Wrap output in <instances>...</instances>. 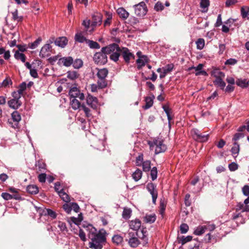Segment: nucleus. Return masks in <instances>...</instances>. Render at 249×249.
Masks as SVG:
<instances>
[{
    "label": "nucleus",
    "mask_w": 249,
    "mask_h": 249,
    "mask_svg": "<svg viewBox=\"0 0 249 249\" xmlns=\"http://www.w3.org/2000/svg\"><path fill=\"white\" fill-rule=\"evenodd\" d=\"M157 169L156 167H153L150 172V176L152 180H155L157 178Z\"/></svg>",
    "instance_id": "nucleus-54"
},
{
    "label": "nucleus",
    "mask_w": 249,
    "mask_h": 249,
    "mask_svg": "<svg viewBox=\"0 0 249 249\" xmlns=\"http://www.w3.org/2000/svg\"><path fill=\"white\" fill-rule=\"evenodd\" d=\"M101 52L96 53L93 56L94 62L99 65H104L107 62V53L102 49Z\"/></svg>",
    "instance_id": "nucleus-3"
},
{
    "label": "nucleus",
    "mask_w": 249,
    "mask_h": 249,
    "mask_svg": "<svg viewBox=\"0 0 249 249\" xmlns=\"http://www.w3.org/2000/svg\"><path fill=\"white\" fill-rule=\"evenodd\" d=\"M128 234L130 237L128 240L129 245L132 248L137 247L140 244L139 240L136 237H132L131 235V233L130 232Z\"/></svg>",
    "instance_id": "nucleus-20"
},
{
    "label": "nucleus",
    "mask_w": 249,
    "mask_h": 249,
    "mask_svg": "<svg viewBox=\"0 0 249 249\" xmlns=\"http://www.w3.org/2000/svg\"><path fill=\"white\" fill-rule=\"evenodd\" d=\"M73 63V58L71 56L63 57V65L70 67Z\"/></svg>",
    "instance_id": "nucleus-39"
},
{
    "label": "nucleus",
    "mask_w": 249,
    "mask_h": 249,
    "mask_svg": "<svg viewBox=\"0 0 249 249\" xmlns=\"http://www.w3.org/2000/svg\"><path fill=\"white\" fill-rule=\"evenodd\" d=\"M142 176V172L141 170L138 169H137L132 174L133 178L135 181L139 180Z\"/></svg>",
    "instance_id": "nucleus-40"
},
{
    "label": "nucleus",
    "mask_w": 249,
    "mask_h": 249,
    "mask_svg": "<svg viewBox=\"0 0 249 249\" xmlns=\"http://www.w3.org/2000/svg\"><path fill=\"white\" fill-rule=\"evenodd\" d=\"M54 189L57 192L60 198L62 199V188L61 186L60 182L57 181L55 183Z\"/></svg>",
    "instance_id": "nucleus-31"
},
{
    "label": "nucleus",
    "mask_w": 249,
    "mask_h": 249,
    "mask_svg": "<svg viewBox=\"0 0 249 249\" xmlns=\"http://www.w3.org/2000/svg\"><path fill=\"white\" fill-rule=\"evenodd\" d=\"M87 103L91 107L96 109L98 106V101L96 97L89 95L87 97Z\"/></svg>",
    "instance_id": "nucleus-11"
},
{
    "label": "nucleus",
    "mask_w": 249,
    "mask_h": 249,
    "mask_svg": "<svg viewBox=\"0 0 249 249\" xmlns=\"http://www.w3.org/2000/svg\"><path fill=\"white\" fill-rule=\"evenodd\" d=\"M174 68V65L172 64H168L165 67L162 68V70L164 71L167 73L171 71Z\"/></svg>",
    "instance_id": "nucleus-59"
},
{
    "label": "nucleus",
    "mask_w": 249,
    "mask_h": 249,
    "mask_svg": "<svg viewBox=\"0 0 249 249\" xmlns=\"http://www.w3.org/2000/svg\"><path fill=\"white\" fill-rule=\"evenodd\" d=\"M240 150L239 144L237 142H233V146L231 149L232 155L236 157L237 156Z\"/></svg>",
    "instance_id": "nucleus-28"
},
{
    "label": "nucleus",
    "mask_w": 249,
    "mask_h": 249,
    "mask_svg": "<svg viewBox=\"0 0 249 249\" xmlns=\"http://www.w3.org/2000/svg\"><path fill=\"white\" fill-rule=\"evenodd\" d=\"M88 229L89 230L88 236L91 240L89 243V248L93 249H102L103 244L106 241L105 236L101 233H97L96 229L92 225H89Z\"/></svg>",
    "instance_id": "nucleus-1"
},
{
    "label": "nucleus",
    "mask_w": 249,
    "mask_h": 249,
    "mask_svg": "<svg viewBox=\"0 0 249 249\" xmlns=\"http://www.w3.org/2000/svg\"><path fill=\"white\" fill-rule=\"evenodd\" d=\"M198 181L199 178L198 177H195L191 181V184L194 187V188L192 189V190L194 193H196L200 192L202 188V186L200 184H198L197 185H196Z\"/></svg>",
    "instance_id": "nucleus-13"
},
{
    "label": "nucleus",
    "mask_w": 249,
    "mask_h": 249,
    "mask_svg": "<svg viewBox=\"0 0 249 249\" xmlns=\"http://www.w3.org/2000/svg\"><path fill=\"white\" fill-rule=\"evenodd\" d=\"M143 171L145 172L149 171L151 168V161L147 160L142 162V164Z\"/></svg>",
    "instance_id": "nucleus-42"
},
{
    "label": "nucleus",
    "mask_w": 249,
    "mask_h": 249,
    "mask_svg": "<svg viewBox=\"0 0 249 249\" xmlns=\"http://www.w3.org/2000/svg\"><path fill=\"white\" fill-rule=\"evenodd\" d=\"M143 155L140 154L137 158L136 160V164L137 166H140L142 165L143 161Z\"/></svg>",
    "instance_id": "nucleus-56"
},
{
    "label": "nucleus",
    "mask_w": 249,
    "mask_h": 249,
    "mask_svg": "<svg viewBox=\"0 0 249 249\" xmlns=\"http://www.w3.org/2000/svg\"><path fill=\"white\" fill-rule=\"evenodd\" d=\"M51 46L49 44H45L41 48L39 53V56L41 58H45L50 55Z\"/></svg>",
    "instance_id": "nucleus-9"
},
{
    "label": "nucleus",
    "mask_w": 249,
    "mask_h": 249,
    "mask_svg": "<svg viewBox=\"0 0 249 249\" xmlns=\"http://www.w3.org/2000/svg\"><path fill=\"white\" fill-rule=\"evenodd\" d=\"M2 83L4 88L9 87V86H11L13 84V82L9 76L6 77Z\"/></svg>",
    "instance_id": "nucleus-48"
},
{
    "label": "nucleus",
    "mask_w": 249,
    "mask_h": 249,
    "mask_svg": "<svg viewBox=\"0 0 249 249\" xmlns=\"http://www.w3.org/2000/svg\"><path fill=\"white\" fill-rule=\"evenodd\" d=\"M57 227L59 228V230H55L54 234L56 236L57 241L59 242V241H61L62 239V235L61 234L62 232V223L59 221Z\"/></svg>",
    "instance_id": "nucleus-18"
},
{
    "label": "nucleus",
    "mask_w": 249,
    "mask_h": 249,
    "mask_svg": "<svg viewBox=\"0 0 249 249\" xmlns=\"http://www.w3.org/2000/svg\"><path fill=\"white\" fill-rule=\"evenodd\" d=\"M209 135L207 134H200V135L196 139V141L200 142H205L207 141Z\"/></svg>",
    "instance_id": "nucleus-53"
},
{
    "label": "nucleus",
    "mask_w": 249,
    "mask_h": 249,
    "mask_svg": "<svg viewBox=\"0 0 249 249\" xmlns=\"http://www.w3.org/2000/svg\"><path fill=\"white\" fill-rule=\"evenodd\" d=\"M203 67V65L202 64H198L196 67H192L190 68V70L194 69L196 71L195 73L196 76L199 75H206L207 74L206 71L202 70Z\"/></svg>",
    "instance_id": "nucleus-15"
},
{
    "label": "nucleus",
    "mask_w": 249,
    "mask_h": 249,
    "mask_svg": "<svg viewBox=\"0 0 249 249\" xmlns=\"http://www.w3.org/2000/svg\"><path fill=\"white\" fill-rule=\"evenodd\" d=\"M87 43L88 44L90 48L92 49H99L100 48V45L99 44L93 41L92 40H86Z\"/></svg>",
    "instance_id": "nucleus-46"
},
{
    "label": "nucleus",
    "mask_w": 249,
    "mask_h": 249,
    "mask_svg": "<svg viewBox=\"0 0 249 249\" xmlns=\"http://www.w3.org/2000/svg\"><path fill=\"white\" fill-rule=\"evenodd\" d=\"M12 18L14 20L18 22H21L23 20V16H18V11L16 9L14 12H12Z\"/></svg>",
    "instance_id": "nucleus-37"
},
{
    "label": "nucleus",
    "mask_w": 249,
    "mask_h": 249,
    "mask_svg": "<svg viewBox=\"0 0 249 249\" xmlns=\"http://www.w3.org/2000/svg\"><path fill=\"white\" fill-rule=\"evenodd\" d=\"M133 7L135 14L138 17H143L147 13V7L145 3L143 1L134 5Z\"/></svg>",
    "instance_id": "nucleus-4"
},
{
    "label": "nucleus",
    "mask_w": 249,
    "mask_h": 249,
    "mask_svg": "<svg viewBox=\"0 0 249 249\" xmlns=\"http://www.w3.org/2000/svg\"><path fill=\"white\" fill-rule=\"evenodd\" d=\"M75 40L76 41L79 42H84L86 40L85 37H84L81 34H76L75 35Z\"/></svg>",
    "instance_id": "nucleus-62"
},
{
    "label": "nucleus",
    "mask_w": 249,
    "mask_h": 249,
    "mask_svg": "<svg viewBox=\"0 0 249 249\" xmlns=\"http://www.w3.org/2000/svg\"><path fill=\"white\" fill-rule=\"evenodd\" d=\"M237 62V60L234 58H230L226 60L225 64L226 65H234Z\"/></svg>",
    "instance_id": "nucleus-63"
},
{
    "label": "nucleus",
    "mask_w": 249,
    "mask_h": 249,
    "mask_svg": "<svg viewBox=\"0 0 249 249\" xmlns=\"http://www.w3.org/2000/svg\"><path fill=\"white\" fill-rule=\"evenodd\" d=\"M72 67L76 69L81 68L83 65V62L81 59L77 58L75 60H73Z\"/></svg>",
    "instance_id": "nucleus-32"
},
{
    "label": "nucleus",
    "mask_w": 249,
    "mask_h": 249,
    "mask_svg": "<svg viewBox=\"0 0 249 249\" xmlns=\"http://www.w3.org/2000/svg\"><path fill=\"white\" fill-rule=\"evenodd\" d=\"M102 14L99 13H95L92 15V21L91 24V30H93L94 27L101 25L102 22Z\"/></svg>",
    "instance_id": "nucleus-7"
},
{
    "label": "nucleus",
    "mask_w": 249,
    "mask_h": 249,
    "mask_svg": "<svg viewBox=\"0 0 249 249\" xmlns=\"http://www.w3.org/2000/svg\"><path fill=\"white\" fill-rule=\"evenodd\" d=\"M223 77H220L217 79H215L214 81H213V83L215 85L220 87L221 89H224L226 86L225 82L222 80Z\"/></svg>",
    "instance_id": "nucleus-30"
},
{
    "label": "nucleus",
    "mask_w": 249,
    "mask_h": 249,
    "mask_svg": "<svg viewBox=\"0 0 249 249\" xmlns=\"http://www.w3.org/2000/svg\"><path fill=\"white\" fill-rule=\"evenodd\" d=\"M98 87L101 88H104L107 86V82L105 80V79H99L97 81Z\"/></svg>",
    "instance_id": "nucleus-58"
},
{
    "label": "nucleus",
    "mask_w": 249,
    "mask_h": 249,
    "mask_svg": "<svg viewBox=\"0 0 249 249\" xmlns=\"http://www.w3.org/2000/svg\"><path fill=\"white\" fill-rule=\"evenodd\" d=\"M69 94L71 99L78 98L81 100H83L85 99L83 93L81 92L79 89L76 87L71 88L70 89Z\"/></svg>",
    "instance_id": "nucleus-6"
},
{
    "label": "nucleus",
    "mask_w": 249,
    "mask_h": 249,
    "mask_svg": "<svg viewBox=\"0 0 249 249\" xmlns=\"http://www.w3.org/2000/svg\"><path fill=\"white\" fill-rule=\"evenodd\" d=\"M102 50L105 51L107 54H110V58L115 62L118 60L122 52V49L119 47L118 45L115 43H113L106 47H103Z\"/></svg>",
    "instance_id": "nucleus-2"
},
{
    "label": "nucleus",
    "mask_w": 249,
    "mask_h": 249,
    "mask_svg": "<svg viewBox=\"0 0 249 249\" xmlns=\"http://www.w3.org/2000/svg\"><path fill=\"white\" fill-rule=\"evenodd\" d=\"M129 226L133 231H138L141 226V221L138 219L132 220L129 222Z\"/></svg>",
    "instance_id": "nucleus-12"
},
{
    "label": "nucleus",
    "mask_w": 249,
    "mask_h": 249,
    "mask_svg": "<svg viewBox=\"0 0 249 249\" xmlns=\"http://www.w3.org/2000/svg\"><path fill=\"white\" fill-rule=\"evenodd\" d=\"M192 239V236L189 235L187 236H182L180 238V243L182 245H184L185 243L191 241Z\"/></svg>",
    "instance_id": "nucleus-52"
},
{
    "label": "nucleus",
    "mask_w": 249,
    "mask_h": 249,
    "mask_svg": "<svg viewBox=\"0 0 249 249\" xmlns=\"http://www.w3.org/2000/svg\"><path fill=\"white\" fill-rule=\"evenodd\" d=\"M11 117L13 120V121L15 122H16L15 126H12V127L16 128L18 126L19 122L21 120V116L20 113L18 111H14L12 114H11Z\"/></svg>",
    "instance_id": "nucleus-17"
},
{
    "label": "nucleus",
    "mask_w": 249,
    "mask_h": 249,
    "mask_svg": "<svg viewBox=\"0 0 249 249\" xmlns=\"http://www.w3.org/2000/svg\"><path fill=\"white\" fill-rule=\"evenodd\" d=\"M188 230L189 227L186 224L183 223L180 226V232L182 234L186 233L188 231Z\"/></svg>",
    "instance_id": "nucleus-55"
},
{
    "label": "nucleus",
    "mask_w": 249,
    "mask_h": 249,
    "mask_svg": "<svg viewBox=\"0 0 249 249\" xmlns=\"http://www.w3.org/2000/svg\"><path fill=\"white\" fill-rule=\"evenodd\" d=\"M14 57L17 60H20L22 62H25L26 57L23 53H20L18 51H16L14 54Z\"/></svg>",
    "instance_id": "nucleus-27"
},
{
    "label": "nucleus",
    "mask_w": 249,
    "mask_h": 249,
    "mask_svg": "<svg viewBox=\"0 0 249 249\" xmlns=\"http://www.w3.org/2000/svg\"><path fill=\"white\" fill-rule=\"evenodd\" d=\"M108 74L107 69H102L98 70L97 75L99 79H105Z\"/></svg>",
    "instance_id": "nucleus-22"
},
{
    "label": "nucleus",
    "mask_w": 249,
    "mask_h": 249,
    "mask_svg": "<svg viewBox=\"0 0 249 249\" xmlns=\"http://www.w3.org/2000/svg\"><path fill=\"white\" fill-rule=\"evenodd\" d=\"M42 38L38 37L34 42L28 44V47L31 49L36 48L42 41Z\"/></svg>",
    "instance_id": "nucleus-29"
},
{
    "label": "nucleus",
    "mask_w": 249,
    "mask_h": 249,
    "mask_svg": "<svg viewBox=\"0 0 249 249\" xmlns=\"http://www.w3.org/2000/svg\"><path fill=\"white\" fill-rule=\"evenodd\" d=\"M35 208L36 210V211L39 213V215L40 216H44L45 213L46 211V208L45 207H38V206H35Z\"/></svg>",
    "instance_id": "nucleus-51"
},
{
    "label": "nucleus",
    "mask_w": 249,
    "mask_h": 249,
    "mask_svg": "<svg viewBox=\"0 0 249 249\" xmlns=\"http://www.w3.org/2000/svg\"><path fill=\"white\" fill-rule=\"evenodd\" d=\"M132 211L129 208H124L122 216L124 219H129L131 215Z\"/></svg>",
    "instance_id": "nucleus-41"
},
{
    "label": "nucleus",
    "mask_w": 249,
    "mask_h": 249,
    "mask_svg": "<svg viewBox=\"0 0 249 249\" xmlns=\"http://www.w3.org/2000/svg\"><path fill=\"white\" fill-rule=\"evenodd\" d=\"M121 54L126 63H129L131 59H134V55L126 48L122 49Z\"/></svg>",
    "instance_id": "nucleus-8"
},
{
    "label": "nucleus",
    "mask_w": 249,
    "mask_h": 249,
    "mask_svg": "<svg viewBox=\"0 0 249 249\" xmlns=\"http://www.w3.org/2000/svg\"><path fill=\"white\" fill-rule=\"evenodd\" d=\"M63 210H64L66 213H69L72 210L71 207V203L68 202L63 204Z\"/></svg>",
    "instance_id": "nucleus-57"
},
{
    "label": "nucleus",
    "mask_w": 249,
    "mask_h": 249,
    "mask_svg": "<svg viewBox=\"0 0 249 249\" xmlns=\"http://www.w3.org/2000/svg\"><path fill=\"white\" fill-rule=\"evenodd\" d=\"M155 146V154H158L164 152L166 149V146L163 144L162 141L160 140H155L153 143L150 145V147Z\"/></svg>",
    "instance_id": "nucleus-5"
},
{
    "label": "nucleus",
    "mask_w": 249,
    "mask_h": 249,
    "mask_svg": "<svg viewBox=\"0 0 249 249\" xmlns=\"http://www.w3.org/2000/svg\"><path fill=\"white\" fill-rule=\"evenodd\" d=\"M26 191L31 195H36L38 192V187L36 185H29L26 187Z\"/></svg>",
    "instance_id": "nucleus-19"
},
{
    "label": "nucleus",
    "mask_w": 249,
    "mask_h": 249,
    "mask_svg": "<svg viewBox=\"0 0 249 249\" xmlns=\"http://www.w3.org/2000/svg\"><path fill=\"white\" fill-rule=\"evenodd\" d=\"M71 107L74 110H76L79 108L80 107H81L80 103L79 101L76 99V98L71 99Z\"/></svg>",
    "instance_id": "nucleus-34"
},
{
    "label": "nucleus",
    "mask_w": 249,
    "mask_h": 249,
    "mask_svg": "<svg viewBox=\"0 0 249 249\" xmlns=\"http://www.w3.org/2000/svg\"><path fill=\"white\" fill-rule=\"evenodd\" d=\"M142 239L143 240L145 244H147L148 242V238L147 237V231L146 229H142Z\"/></svg>",
    "instance_id": "nucleus-60"
},
{
    "label": "nucleus",
    "mask_w": 249,
    "mask_h": 249,
    "mask_svg": "<svg viewBox=\"0 0 249 249\" xmlns=\"http://www.w3.org/2000/svg\"><path fill=\"white\" fill-rule=\"evenodd\" d=\"M36 166H38L40 171H42L46 169V163L42 160H38L37 163L36 164Z\"/></svg>",
    "instance_id": "nucleus-49"
},
{
    "label": "nucleus",
    "mask_w": 249,
    "mask_h": 249,
    "mask_svg": "<svg viewBox=\"0 0 249 249\" xmlns=\"http://www.w3.org/2000/svg\"><path fill=\"white\" fill-rule=\"evenodd\" d=\"M148 59L146 56L143 55L142 57H140L137 61L136 62L138 64V68L140 69L142 67L144 66L145 64L147 62Z\"/></svg>",
    "instance_id": "nucleus-21"
},
{
    "label": "nucleus",
    "mask_w": 249,
    "mask_h": 249,
    "mask_svg": "<svg viewBox=\"0 0 249 249\" xmlns=\"http://www.w3.org/2000/svg\"><path fill=\"white\" fill-rule=\"evenodd\" d=\"M1 196L5 200H8L12 199V195L6 192L2 193Z\"/></svg>",
    "instance_id": "nucleus-64"
},
{
    "label": "nucleus",
    "mask_w": 249,
    "mask_h": 249,
    "mask_svg": "<svg viewBox=\"0 0 249 249\" xmlns=\"http://www.w3.org/2000/svg\"><path fill=\"white\" fill-rule=\"evenodd\" d=\"M117 13L119 16L120 18L124 20L127 19L129 15V13L123 7L119 8L117 10Z\"/></svg>",
    "instance_id": "nucleus-16"
},
{
    "label": "nucleus",
    "mask_w": 249,
    "mask_h": 249,
    "mask_svg": "<svg viewBox=\"0 0 249 249\" xmlns=\"http://www.w3.org/2000/svg\"><path fill=\"white\" fill-rule=\"evenodd\" d=\"M106 16H107V19L104 21V26H107L110 24L111 19L112 18V14L110 12H106Z\"/></svg>",
    "instance_id": "nucleus-44"
},
{
    "label": "nucleus",
    "mask_w": 249,
    "mask_h": 249,
    "mask_svg": "<svg viewBox=\"0 0 249 249\" xmlns=\"http://www.w3.org/2000/svg\"><path fill=\"white\" fill-rule=\"evenodd\" d=\"M44 216H49L50 217L53 219L56 218L57 213L54 211L52 209L46 208Z\"/></svg>",
    "instance_id": "nucleus-25"
},
{
    "label": "nucleus",
    "mask_w": 249,
    "mask_h": 249,
    "mask_svg": "<svg viewBox=\"0 0 249 249\" xmlns=\"http://www.w3.org/2000/svg\"><path fill=\"white\" fill-rule=\"evenodd\" d=\"M196 44L197 49L200 50H202L204 48L205 45L204 39L203 38L198 39L196 41Z\"/></svg>",
    "instance_id": "nucleus-47"
},
{
    "label": "nucleus",
    "mask_w": 249,
    "mask_h": 249,
    "mask_svg": "<svg viewBox=\"0 0 249 249\" xmlns=\"http://www.w3.org/2000/svg\"><path fill=\"white\" fill-rule=\"evenodd\" d=\"M112 242L117 245H120L123 241V237L120 235H114L112 238Z\"/></svg>",
    "instance_id": "nucleus-38"
},
{
    "label": "nucleus",
    "mask_w": 249,
    "mask_h": 249,
    "mask_svg": "<svg viewBox=\"0 0 249 249\" xmlns=\"http://www.w3.org/2000/svg\"><path fill=\"white\" fill-rule=\"evenodd\" d=\"M209 5V0H201L200 6L202 9V11L204 13L207 12Z\"/></svg>",
    "instance_id": "nucleus-24"
},
{
    "label": "nucleus",
    "mask_w": 249,
    "mask_h": 249,
    "mask_svg": "<svg viewBox=\"0 0 249 249\" xmlns=\"http://www.w3.org/2000/svg\"><path fill=\"white\" fill-rule=\"evenodd\" d=\"M145 105L143 107L144 109H147L151 107L153 104V101L152 97H146L145 99Z\"/></svg>",
    "instance_id": "nucleus-35"
},
{
    "label": "nucleus",
    "mask_w": 249,
    "mask_h": 249,
    "mask_svg": "<svg viewBox=\"0 0 249 249\" xmlns=\"http://www.w3.org/2000/svg\"><path fill=\"white\" fill-rule=\"evenodd\" d=\"M212 75L215 77V79L225 77V74L218 69H214L212 71Z\"/></svg>",
    "instance_id": "nucleus-33"
},
{
    "label": "nucleus",
    "mask_w": 249,
    "mask_h": 249,
    "mask_svg": "<svg viewBox=\"0 0 249 249\" xmlns=\"http://www.w3.org/2000/svg\"><path fill=\"white\" fill-rule=\"evenodd\" d=\"M236 84L239 87L242 88H246L248 86V83L247 82L245 79H238L236 81Z\"/></svg>",
    "instance_id": "nucleus-45"
},
{
    "label": "nucleus",
    "mask_w": 249,
    "mask_h": 249,
    "mask_svg": "<svg viewBox=\"0 0 249 249\" xmlns=\"http://www.w3.org/2000/svg\"><path fill=\"white\" fill-rule=\"evenodd\" d=\"M7 104L9 107L17 109L21 106L22 102L20 100L12 99L8 101Z\"/></svg>",
    "instance_id": "nucleus-14"
},
{
    "label": "nucleus",
    "mask_w": 249,
    "mask_h": 249,
    "mask_svg": "<svg viewBox=\"0 0 249 249\" xmlns=\"http://www.w3.org/2000/svg\"><path fill=\"white\" fill-rule=\"evenodd\" d=\"M79 76L77 72L74 71H69L67 72V77L71 80H74Z\"/></svg>",
    "instance_id": "nucleus-23"
},
{
    "label": "nucleus",
    "mask_w": 249,
    "mask_h": 249,
    "mask_svg": "<svg viewBox=\"0 0 249 249\" xmlns=\"http://www.w3.org/2000/svg\"><path fill=\"white\" fill-rule=\"evenodd\" d=\"M206 231L204 226H199L194 231V234L196 235H200L204 233Z\"/></svg>",
    "instance_id": "nucleus-43"
},
{
    "label": "nucleus",
    "mask_w": 249,
    "mask_h": 249,
    "mask_svg": "<svg viewBox=\"0 0 249 249\" xmlns=\"http://www.w3.org/2000/svg\"><path fill=\"white\" fill-rule=\"evenodd\" d=\"M155 186L153 183H148L147 185V189L152 196V201L155 203L158 196L157 192L155 189Z\"/></svg>",
    "instance_id": "nucleus-10"
},
{
    "label": "nucleus",
    "mask_w": 249,
    "mask_h": 249,
    "mask_svg": "<svg viewBox=\"0 0 249 249\" xmlns=\"http://www.w3.org/2000/svg\"><path fill=\"white\" fill-rule=\"evenodd\" d=\"M241 14L243 18H247L249 16V7L248 6H243L241 9Z\"/></svg>",
    "instance_id": "nucleus-36"
},
{
    "label": "nucleus",
    "mask_w": 249,
    "mask_h": 249,
    "mask_svg": "<svg viewBox=\"0 0 249 249\" xmlns=\"http://www.w3.org/2000/svg\"><path fill=\"white\" fill-rule=\"evenodd\" d=\"M238 165L235 162H231L229 164V168L231 171H234L238 169Z\"/></svg>",
    "instance_id": "nucleus-61"
},
{
    "label": "nucleus",
    "mask_w": 249,
    "mask_h": 249,
    "mask_svg": "<svg viewBox=\"0 0 249 249\" xmlns=\"http://www.w3.org/2000/svg\"><path fill=\"white\" fill-rule=\"evenodd\" d=\"M70 219L76 225H79L83 220L82 216L81 214H79L78 217H71Z\"/></svg>",
    "instance_id": "nucleus-50"
},
{
    "label": "nucleus",
    "mask_w": 249,
    "mask_h": 249,
    "mask_svg": "<svg viewBox=\"0 0 249 249\" xmlns=\"http://www.w3.org/2000/svg\"><path fill=\"white\" fill-rule=\"evenodd\" d=\"M156 219V216L155 214H146L144 217V220L146 223H154Z\"/></svg>",
    "instance_id": "nucleus-26"
}]
</instances>
